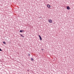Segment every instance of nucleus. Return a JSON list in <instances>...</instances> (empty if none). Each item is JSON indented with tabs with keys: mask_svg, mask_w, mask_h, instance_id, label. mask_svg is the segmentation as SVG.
<instances>
[{
	"mask_svg": "<svg viewBox=\"0 0 74 74\" xmlns=\"http://www.w3.org/2000/svg\"><path fill=\"white\" fill-rule=\"evenodd\" d=\"M49 23H52V20L49 19Z\"/></svg>",
	"mask_w": 74,
	"mask_h": 74,
	"instance_id": "nucleus-1",
	"label": "nucleus"
},
{
	"mask_svg": "<svg viewBox=\"0 0 74 74\" xmlns=\"http://www.w3.org/2000/svg\"><path fill=\"white\" fill-rule=\"evenodd\" d=\"M66 8L67 10H70V8L69 6H67Z\"/></svg>",
	"mask_w": 74,
	"mask_h": 74,
	"instance_id": "nucleus-2",
	"label": "nucleus"
},
{
	"mask_svg": "<svg viewBox=\"0 0 74 74\" xmlns=\"http://www.w3.org/2000/svg\"><path fill=\"white\" fill-rule=\"evenodd\" d=\"M47 7L48 8H50V7H51V6L49 5H47Z\"/></svg>",
	"mask_w": 74,
	"mask_h": 74,
	"instance_id": "nucleus-3",
	"label": "nucleus"
},
{
	"mask_svg": "<svg viewBox=\"0 0 74 74\" xmlns=\"http://www.w3.org/2000/svg\"><path fill=\"white\" fill-rule=\"evenodd\" d=\"M20 35L21 36V37H23V38H24V37H25V36H23V35H22L21 34H20Z\"/></svg>",
	"mask_w": 74,
	"mask_h": 74,
	"instance_id": "nucleus-4",
	"label": "nucleus"
},
{
	"mask_svg": "<svg viewBox=\"0 0 74 74\" xmlns=\"http://www.w3.org/2000/svg\"><path fill=\"white\" fill-rule=\"evenodd\" d=\"M23 32V30H20V33H22V32Z\"/></svg>",
	"mask_w": 74,
	"mask_h": 74,
	"instance_id": "nucleus-5",
	"label": "nucleus"
},
{
	"mask_svg": "<svg viewBox=\"0 0 74 74\" xmlns=\"http://www.w3.org/2000/svg\"><path fill=\"white\" fill-rule=\"evenodd\" d=\"M31 60H32V61H33V60H34V59H33V58H32L31 59Z\"/></svg>",
	"mask_w": 74,
	"mask_h": 74,
	"instance_id": "nucleus-6",
	"label": "nucleus"
},
{
	"mask_svg": "<svg viewBox=\"0 0 74 74\" xmlns=\"http://www.w3.org/2000/svg\"><path fill=\"white\" fill-rule=\"evenodd\" d=\"M39 38L40 40H42V38H41V37H40Z\"/></svg>",
	"mask_w": 74,
	"mask_h": 74,
	"instance_id": "nucleus-7",
	"label": "nucleus"
},
{
	"mask_svg": "<svg viewBox=\"0 0 74 74\" xmlns=\"http://www.w3.org/2000/svg\"><path fill=\"white\" fill-rule=\"evenodd\" d=\"M3 43L4 44H6V43H5V42H3Z\"/></svg>",
	"mask_w": 74,
	"mask_h": 74,
	"instance_id": "nucleus-8",
	"label": "nucleus"
},
{
	"mask_svg": "<svg viewBox=\"0 0 74 74\" xmlns=\"http://www.w3.org/2000/svg\"><path fill=\"white\" fill-rule=\"evenodd\" d=\"M28 56H30V54H28Z\"/></svg>",
	"mask_w": 74,
	"mask_h": 74,
	"instance_id": "nucleus-9",
	"label": "nucleus"
},
{
	"mask_svg": "<svg viewBox=\"0 0 74 74\" xmlns=\"http://www.w3.org/2000/svg\"><path fill=\"white\" fill-rule=\"evenodd\" d=\"M41 50H42V51H44V49H41Z\"/></svg>",
	"mask_w": 74,
	"mask_h": 74,
	"instance_id": "nucleus-10",
	"label": "nucleus"
},
{
	"mask_svg": "<svg viewBox=\"0 0 74 74\" xmlns=\"http://www.w3.org/2000/svg\"><path fill=\"white\" fill-rule=\"evenodd\" d=\"M2 50H1V49H0V51H2Z\"/></svg>",
	"mask_w": 74,
	"mask_h": 74,
	"instance_id": "nucleus-11",
	"label": "nucleus"
},
{
	"mask_svg": "<svg viewBox=\"0 0 74 74\" xmlns=\"http://www.w3.org/2000/svg\"><path fill=\"white\" fill-rule=\"evenodd\" d=\"M38 36H39V38H40V37H41V36H40V35H39Z\"/></svg>",
	"mask_w": 74,
	"mask_h": 74,
	"instance_id": "nucleus-12",
	"label": "nucleus"
}]
</instances>
